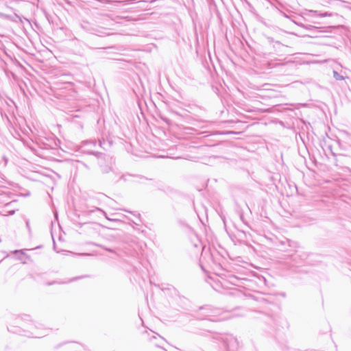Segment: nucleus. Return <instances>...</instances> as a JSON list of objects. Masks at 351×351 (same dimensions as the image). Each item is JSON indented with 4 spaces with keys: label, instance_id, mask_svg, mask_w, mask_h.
Masks as SVG:
<instances>
[{
    "label": "nucleus",
    "instance_id": "0eeeda50",
    "mask_svg": "<svg viewBox=\"0 0 351 351\" xmlns=\"http://www.w3.org/2000/svg\"><path fill=\"white\" fill-rule=\"evenodd\" d=\"M310 12L312 14L311 16L317 15L321 17H325V16L331 15L330 14H328V12L319 13L318 11H314V10H311Z\"/></svg>",
    "mask_w": 351,
    "mask_h": 351
},
{
    "label": "nucleus",
    "instance_id": "20e7f679",
    "mask_svg": "<svg viewBox=\"0 0 351 351\" xmlns=\"http://www.w3.org/2000/svg\"><path fill=\"white\" fill-rule=\"evenodd\" d=\"M77 346L75 343L64 342L55 346L53 348V351H58L59 349H62V351H69L73 347Z\"/></svg>",
    "mask_w": 351,
    "mask_h": 351
},
{
    "label": "nucleus",
    "instance_id": "6e6552de",
    "mask_svg": "<svg viewBox=\"0 0 351 351\" xmlns=\"http://www.w3.org/2000/svg\"><path fill=\"white\" fill-rule=\"evenodd\" d=\"M92 244H93V245H95V246L99 247H101V248L104 249V250L108 251V252H111V253H115V251H114V250H112V249H111V248H109V247H105V246H104V245H102L97 244V243H92Z\"/></svg>",
    "mask_w": 351,
    "mask_h": 351
},
{
    "label": "nucleus",
    "instance_id": "dca6fc26",
    "mask_svg": "<svg viewBox=\"0 0 351 351\" xmlns=\"http://www.w3.org/2000/svg\"><path fill=\"white\" fill-rule=\"evenodd\" d=\"M268 39H269L271 42H274V39H273V38H268Z\"/></svg>",
    "mask_w": 351,
    "mask_h": 351
},
{
    "label": "nucleus",
    "instance_id": "f257e3e1",
    "mask_svg": "<svg viewBox=\"0 0 351 351\" xmlns=\"http://www.w3.org/2000/svg\"><path fill=\"white\" fill-rule=\"evenodd\" d=\"M16 326L8 328V330L19 335L27 336L28 337L39 338L45 335L44 332H39L36 329L40 328L41 324L32 322L29 315L23 314L14 320Z\"/></svg>",
    "mask_w": 351,
    "mask_h": 351
},
{
    "label": "nucleus",
    "instance_id": "9d476101",
    "mask_svg": "<svg viewBox=\"0 0 351 351\" xmlns=\"http://www.w3.org/2000/svg\"><path fill=\"white\" fill-rule=\"evenodd\" d=\"M85 145H90L91 147H95L96 145V143L94 141H86L84 143V146H85Z\"/></svg>",
    "mask_w": 351,
    "mask_h": 351
},
{
    "label": "nucleus",
    "instance_id": "6ab92c4d",
    "mask_svg": "<svg viewBox=\"0 0 351 351\" xmlns=\"http://www.w3.org/2000/svg\"><path fill=\"white\" fill-rule=\"evenodd\" d=\"M26 225H27V226L29 228V222H28V221H27V222H26Z\"/></svg>",
    "mask_w": 351,
    "mask_h": 351
},
{
    "label": "nucleus",
    "instance_id": "39448f33",
    "mask_svg": "<svg viewBox=\"0 0 351 351\" xmlns=\"http://www.w3.org/2000/svg\"><path fill=\"white\" fill-rule=\"evenodd\" d=\"M95 211H99V212L102 213L107 219L111 220L110 218H108L107 217V215H106V212L104 211L102 209L98 208V207L93 206V207L90 208V207H89L88 206H86V208L84 209V213H93V212H95Z\"/></svg>",
    "mask_w": 351,
    "mask_h": 351
},
{
    "label": "nucleus",
    "instance_id": "a211bd4d",
    "mask_svg": "<svg viewBox=\"0 0 351 351\" xmlns=\"http://www.w3.org/2000/svg\"><path fill=\"white\" fill-rule=\"evenodd\" d=\"M276 44L281 45V43L280 41H275Z\"/></svg>",
    "mask_w": 351,
    "mask_h": 351
},
{
    "label": "nucleus",
    "instance_id": "4468645a",
    "mask_svg": "<svg viewBox=\"0 0 351 351\" xmlns=\"http://www.w3.org/2000/svg\"><path fill=\"white\" fill-rule=\"evenodd\" d=\"M88 153H89L90 154H93V155H94V154H95V152H93V151L88 152Z\"/></svg>",
    "mask_w": 351,
    "mask_h": 351
},
{
    "label": "nucleus",
    "instance_id": "423d86ee",
    "mask_svg": "<svg viewBox=\"0 0 351 351\" xmlns=\"http://www.w3.org/2000/svg\"><path fill=\"white\" fill-rule=\"evenodd\" d=\"M99 168L103 173H108L112 171V167L108 165H106L101 160L99 161Z\"/></svg>",
    "mask_w": 351,
    "mask_h": 351
},
{
    "label": "nucleus",
    "instance_id": "9b49d317",
    "mask_svg": "<svg viewBox=\"0 0 351 351\" xmlns=\"http://www.w3.org/2000/svg\"><path fill=\"white\" fill-rule=\"evenodd\" d=\"M287 242L288 243V245L290 247H295V243L291 241H290V240H287Z\"/></svg>",
    "mask_w": 351,
    "mask_h": 351
},
{
    "label": "nucleus",
    "instance_id": "f3484780",
    "mask_svg": "<svg viewBox=\"0 0 351 351\" xmlns=\"http://www.w3.org/2000/svg\"><path fill=\"white\" fill-rule=\"evenodd\" d=\"M313 27H315L314 26H312V25H309V27H308V29H311V28Z\"/></svg>",
    "mask_w": 351,
    "mask_h": 351
},
{
    "label": "nucleus",
    "instance_id": "ddd939ff",
    "mask_svg": "<svg viewBox=\"0 0 351 351\" xmlns=\"http://www.w3.org/2000/svg\"><path fill=\"white\" fill-rule=\"evenodd\" d=\"M55 283H56L55 282H48L47 285H53Z\"/></svg>",
    "mask_w": 351,
    "mask_h": 351
},
{
    "label": "nucleus",
    "instance_id": "7ed1b4c3",
    "mask_svg": "<svg viewBox=\"0 0 351 351\" xmlns=\"http://www.w3.org/2000/svg\"><path fill=\"white\" fill-rule=\"evenodd\" d=\"M82 27L86 29V31L89 32L90 34L97 35V36H101L102 34H105L106 29L104 27H88V24H84L82 25Z\"/></svg>",
    "mask_w": 351,
    "mask_h": 351
},
{
    "label": "nucleus",
    "instance_id": "f03ea898",
    "mask_svg": "<svg viewBox=\"0 0 351 351\" xmlns=\"http://www.w3.org/2000/svg\"><path fill=\"white\" fill-rule=\"evenodd\" d=\"M307 258V254L305 252L295 250L294 254L290 255V258L295 264L300 263L302 261Z\"/></svg>",
    "mask_w": 351,
    "mask_h": 351
},
{
    "label": "nucleus",
    "instance_id": "f8f14e48",
    "mask_svg": "<svg viewBox=\"0 0 351 351\" xmlns=\"http://www.w3.org/2000/svg\"><path fill=\"white\" fill-rule=\"evenodd\" d=\"M86 277V276H78V277H76V278H74L71 280V281H73V280H78V279H82V278H84Z\"/></svg>",
    "mask_w": 351,
    "mask_h": 351
},
{
    "label": "nucleus",
    "instance_id": "2eb2a0df",
    "mask_svg": "<svg viewBox=\"0 0 351 351\" xmlns=\"http://www.w3.org/2000/svg\"><path fill=\"white\" fill-rule=\"evenodd\" d=\"M206 308V306H200L199 308V310H202V309H205Z\"/></svg>",
    "mask_w": 351,
    "mask_h": 351
},
{
    "label": "nucleus",
    "instance_id": "aec40b11",
    "mask_svg": "<svg viewBox=\"0 0 351 351\" xmlns=\"http://www.w3.org/2000/svg\"><path fill=\"white\" fill-rule=\"evenodd\" d=\"M235 317V315L232 314L229 317Z\"/></svg>",
    "mask_w": 351,
    "mask_h": 351
},
{
    "label": "nucleus",
    "instance_id": "412c9836",
    "mask_svg": "<svg viewBox=\"0 0 351 351\" xmlns=\"http://www.w3.org/2000/svg\"><path fill=\"white\" fill-rule=\"evenodd\" d=\"M162 348L163 350H165V351H167V350L165 348Z\"/></svg>",
    "mask_w": 351,
    "mask_h": 351
},
{
    "label": "nucleus",
    "instance_id": "1a4fd4ad",
    "mask_svg": "<svg viewBox=\"0 0 351 351\" xmlns=\"http://www.w3.org/2000/svg\"><path fill=\"white\" fill-rule=\"evenodd\" d=\"M333 77L337 81H341L344 80V77L339 74L337 71H333Z\"/></svg>",
    "mask_w": 351,
    "mask_h": 351
}]
</instances>
